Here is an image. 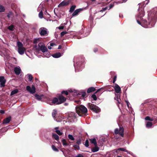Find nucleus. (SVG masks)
I'll list each match as a JSON object with an SVG mask.
<instances>
[{"mask_svg":"<svg viewBox=\"0 0 157 157\" xmlns=\"http://www.w3.org/2000/svg\"><path fill=\"white\" fill-rule=\"evenodd\" d=\"M75 109L76 113L79 116L83 117L86 116L87 109L84 105H81L76 106Z\"/></svg>","mask_w":157,"mask_h":157,"instance_id":"nucleus-1","label":"nucleus"},{"mask_svg":"<svg viewBox=\"0 0 157 157\" xmlns=\"http://www.w3.org/2000/svg\"><path fill=\"white\" fill-rule=\"evenodd\" d=\"M87 107L89 109L96 113H98L101 111L100 108L97 106L90 103L87 104Z\"/></svg>","mask_w":157,"mask_h":157,"instance_id":"nucleus-2","label":"nucleus"},{"mask_svg":"<svg viewBox=\"0 0 157 157\" xmlns=\"http://www.w3.org/2000/svg\"><path fill=\"white\" fill-rule=\"evenodd\" d=\"M17 45L18 48V52L21 55H23L25 51V49L23 47L22 44L20 41H18L17 43Z\"/></svg>","mask_w":157,"mask_h":157,"instance_id":"nucleus-3","label":"nucleus"},{"mask_svg":"<svg viewBox=\"0 0 157 157\" xmlns=\"http://www.w3.org/2000/svg\"><path fill=\"white\" fill-rule=\"evenodd\" d=\"M38 47L39 48H36V50L38 51L40 50L43 52L44 53L46 52H47L48 50L47 47L42 42H40L39 43Z\"/></svg>","mask_w":157,"mask_h":157,"instance_id":"nucleus-4","label":"nucleus"},{"mask_svg":"<svg viewBox=\"0 0 157 157\" xmlns=\"http://www.w3.org/2000/svg\"><path fill=\"white\" fill-rule=\"evenodd\" d=\"M26 90L32 94H34L36 92V88L34 85H32L31 88L29 86L26 87Z\"/></svg>","mask_w":157,"mask_h":157,"instance_id":"nucleus-5","label":"nucleus"},{"mask_svg":"<svg viewBox=\"0 0 157 157\" xmlns=\"http://www.w3.org/2000/svg\"><path fill=\"white\" fill-rule=\"evenodd\" d=\"M57 97L59 99V103L58 104H61L64 102H65L66 100V98L64 97L61 94H58L57 95Z\"/></svg>","mask_w":157,"mask_h":157,"instance_id":"nucleus-6","label":"nucleus"},{"mask_svg":"<svg viewBox=\"0 0 157 157\" xmlns=\"http://www.w3.org/2000/svg\"><path fill=\"white\" fill-rule=\"evenodd\" d=\"M82 140L81 139H79L77 140L76 143V144L73 145V147L74 148L75 150H78L80 149V147L79 145L81 144Z\"/></svg>","mask_w":157,"mask_h":157,"instance_id":"nucleus-7","label":"nucleus"},{"mask_svg":"<svg viewBox=\"0 0 157 157\" xmlns=\"http://www.w3.org/2000/svg\"><path fill=\"white\" fill-rule=\"evenodd\" d=\"M39 33L41 36H45L47 33L46 29L44 27H42L39 29Z\"/></svg>","mask_w":157,"mask_h":157,"instance_id":"nucleus-8","label":"nucleus"},{"mask_svg":"<svg viewBox=\"0 0 157 157\" xmlns=\"http://www.w3.org/2000/svg\"><path fill=\"white\" fill-rule=\"evenodd\" d=\"M6 80L4 76H0V87H3L5 86Z\"/></svg>","mask_w":157,"mask_h":157,"instance_id":"nucleus-9","label":"nucleus"},{"mask_svg":"<svg viewBox=\"0 0 157 157\" xmlns=\"http://www.w3.org/2000/svg\"><path fill=\"white\" fill-rule=\"evenodd\" d=\"M77 94L78 95H81L82 97L83 98H86L88 96V95L86 94V92L83 90L78 92Z\"/></svg>","mask_w":157,"mask_h":157,"instance_id":"nucleus-10","label":"nucleus"},{"mask_svg":"<svg viewBox=\"0 0 157 157\" xmlns=\"http://www.w3.org/2000/svg\"><path fill=\"white\" fill-rule=\"evenodd\" d=\"M114 89L116 93H119L121 92V88L117 84H115Z\"/></svg>","mask_w":157,"mask_h":157,"instance_id":"nucleus-11","label":"nucleus"},{"mask_svg":"<svg viewBox=\"0 0 157 157\" xmlns=\"http://www.w3.org/2000/svg\"><path fill=\"white\" fill-rule=\"evenodd\" d=\"M69 4L68 2H66L65 1H63L61 2L58 5V7H60L62 6H67Z\"/></svg>","mask_w":157,"mask_h":157,"instance_id":"nucleus-12","label":"nucleus"},{"mask_svg":"<svg viewBox=\"0 0 157 157\" xmlns=\"http://www.w3.org/2000/svg\"><path fill=\"white\" fill-rule=\"evenodd\" d=\"M11 119V117L10 116L6 117L3 120V124H6L8 123L10 121Z\"/></svg>","mask_w":157,"mask_h":157,"instance_id":"nucleus-13","label":"nucleus"},{"mask_svg":"<svg viewBox=\"0 0 157 157\" xmlns=\"http://www.w3.org/2000/svg\"><path fill=\"white\" fill-rule=\"evenodd\" d=\"M96 90L95 88L93 87H89L87 90V92L88 94L92 93Z\"/></svg>","mask_w":157,"mask_h":157,"instance_id":"nucleus-14","label":"nucleus"},{"mask_svg":"<svg viewBox=\"0 0 157 157\" xmlns=\"http://www.w3.org/2000/svg\"><path fill=\"white\" fill-rule=\"evenodd\" d=\"M21 69L17 67H15L14 68V71L16 75H19L21 72Z\"/></svg>","mask_w":157,"mask_h":157,"instance_id":"nucleus-15","label":"nucleus"},{"mask_svg":"<svg viewBox=\"0 0 157 157\" xmlns=\"http://www.w3.org/2000/svg\"><path fill=\"white\" fill-rule=\"evenodd\" d=\"M82 10V9H79L75 10L72 14V16L77 15L78 13Z\"/></svg>","mask_w":157,"mask_h":157,"instance_id":"nucleus-16","label":"nucleus"},{"mask_svg":"<svg viewBox=\"0 0 157 157\" xmlns=\"http://www.w3.org/2000/svg\"><path fill=\"white\" fill-rule=\"evenodd\" d=\"M52 137L57 141H58L59 140V136L56 134L55 133H52Z\"/></svg>","mask_w":157,"mask_h":157,"instance_id":"nucleus-17","label":"nucleus"},{"mask_svg":"<svg viewBox=\"0 0 157 157\" xmlns=\"http://www.w3.org/2000/svg\"><path fill=\"white\" fill-rule=\"evenodd\" d=\"M124 128L123 127H120L119 130V134L122 137H123L124 136Z\"/></svg>","mask_w":157,"mask_h":157,"instance_id":"nucleus-18","label":"nucleus"},{"mask_svg":"<svg viewBox=\"0 0 157 157\" xmlns=\"http://www.w3.org/2000/svg\"><path fill=\"white\" fill-rule=\"evenodd\" d=\"M59 99L58 98H54L52 100V102L53 104H56L57 105H58L59 104H58L59 103Z\"/></svg>","mask_w":157,"mask_h":157,"instance_id":"nucleus-19","label":"nucleus"},{"mask_svg":"<svg viewBox=\"0 0 157 157\" xmlns=\"http://www.w3.org/2000/svg\"><path fill=\"white\" fill-rule=\"evenodd\" d=\"M89 140L91 143L92 144H94L95 146L97 145V144L96 141V140L95 138H94L93 139H90Z\"/></svg>","mask_w":157,"mask_h":157,"instance_id":"nucleus-20","label":"nucleus"},{"mask_svg":"<svg viewBox=\"0 0 157 157\" xmlns=\"http://www.w3.org/2000/svg\"><path fill=\"white\" fill-rule=\"evenodd\" d=\"M27 76L28 78V79L29 81L30 82H33V77L32 75L30 74H28L27 75Z\"/></svg>","mask_w":157,"mask_h":157,"instance_id":"nucleus-21","label":"nucleus"},{"mask_svg":"<svg viewBox=\"0 0 157 157\" xmlns=\"http://www.w3.org/2000/svg\"><path fill=\"white\" fill-rule=\"evenodd\" d=\"M52 56L55 58H58L60 57L61 56V54L59 52L58 53H56L53 54Z\"/></svg>","mask_w":157,"mask_h":157,"instance_id":"nucleus-22","label":"nucleus"},{"mask_svg":"<svg viewBox=\"0 0 157 157\" xmlns=\"http://www.w3.org/2000/svg\"><path fill=\"white\" fill-rule=\"evenodd\" d=\"M99 150V147H98L97 145L95 146V147L92 149V151L93 152H96L98 151Z\"/></svg>","mask_w":157,"mask_h":157,"instance_id":"nucleus-23","label":"nucleus"},{"mask_svg":"<svg viewBox=\"0 0 157 157\" xmlns=\"http://www.w3.org/2000/svg\"><path fill=\"white\" fill-rule=\"evenodd\" d=\"M18 92V90L17 89H15L12 91L10 94V96H12L17 93Z\"/></svg>","mask_w":157,"mask_h":157,"instance_id":"nucleus-24","label":"nucleus"},{"mask_svg":"<svg viewBox=\"0 0 157 157\" xmlns=\"http://www.w3.org/2000/svg\"><path fill=\"white\" fill-rule=\"evenodd\" d=\"M76 6L75 5H73L70 8L69 12L71 13L73 12L75 10V8H76Z\"/></svg>","mask_w":157,"mask_h":157,"instance_id":"nucleus-25","label":"nucleus"},{"mask_svg":"<svg viewBox=\"0 0 157 157\" xmlns=\"http://www.w3.org/2000/svg\"><path fill=\"white\" fill-rule=\"evenodd\" d=\"M62 142L63 145L64 146H67L69 145V144L67 143L66 140L65 139H63L62 140Z\"/></svg>","mask_w":157,"mask_h":157,"instance_id":"nucleus-26","label":"nucleus"},{"mask_svg":"<svg viewBox=\"0 0 157 157\" xmlns=\"http://www.w3.org/2000/svg\"><path fill=\"white\" fill-rule=\"evenodd\" d=\"M43 95H39L37 94H35V97L36 99L38 100L39 101H40L41 99V97Z\"/></svg>","mask_w":157,"mask_h":157,"instance_id":"nucleus-27","label":"nucleus"},{"mask_svg":"<svg viewBox=\"0 0 157 157\" xmlns=\"http://www.w3.org/2000/svg\"><path fill=\"white\" fill-rule=\"evenodd\" d=\"M14 26L13 25H11L8 27V29L11 31H13L14 29Z\"/></svg>","mask_w":157,"mask_h":157,"instance_id":"nucleus-28","label":"nucleus"},{"mask_svg":"<svg viewBox=\"0 0 157 157\" xmlns=\"http://www.w3.org/2000/svg\"><path fill=\"white\" fill-rule=\"evenodd\" d=\"M5 10V9L4 7L0 4V13L4 12Z\"/></svg>","mask_w":157,"mask_h":157,"instance_id":"nucleus-29","label":"nucleus"},{"mask_svg":"<svg viewBox=\"0 0 157 157\" xmlns=\"http://www.w3.org/2000/svg\"><path fill=\"white\" fill-rule=\"evenodd\" d=\"M56 114H57L56 111L55 110H53V112L52 113V116L55 119L56 118Z\"/></svg>","mask_w":157,"mask_h":157,"instance_id":"nucleus-30","label":"nucleus"},{"mask_svg":"<svg viewBox=\"0 0 157 157\" xmlns=\"http://www.w3.org/2000/svg\"><path fill=\"white\" fill-rule=\"evenodd\" d=\"M52 149L55 151L56 152L59 151V150L54 145H52Z\"/></svg>","mask_w":157,"mask_h":157,"instance_id":"nucleus-31","label":"nucleus"},{"mask_svg":"<svg viewBox=\"0 0 157 157\" xmlns=\"http://www.w3.org/2000/svg\"><path fill=\"white\" fill-rule=\"evenodd\" d=\"M152 125V123L150 122H148L146 125V127L147 128L150 127Z\"/></svg>","mask_w":157,"mask_h":157,"instance_id":"nucleus-32","label":"nucleus"},{"mask_svg":"<svg viewBox=\"0 0 157 157\" xmlns=\"http://www.w3.org/2000/svg\"><path fill=\"white\" fill-rule=\"evenodd\" d=\"M117 150H118L119 151H125L126 152H127L128 151L126 150V149H124L123 148H120L117 149Z\"/></svg>","mask_w":157,"mask_h":157,"instance_id":"nucleus-33","label":"nucleus"},{"mask_svg":"<svg viewBox=\"0 0 157 157\" xmlns=\"http://www.w3.org/2000/svg\"><path fill=\"white\" fill-rule=\"evenodd\" d=\"M95 94H95L94 93V94L91 95V98H92L94 100V101H96L97 100V97L95 95Z\"/></svg>","mask_w":157,"mask_h":157,"instance_id":"nucleus-34","label":"nucleus"},{"mask_svg":"<svg viewBox=\"0 0 157 157\" xmlns=\"http://www.w3.org/2000/svg\"><path fill=\"white\" fill-rule=\"evenodd\" d=\"M68 138L71 140H74V138L72 135L70 134L69 135H68Z\"/></svg>","mask_w":157,"mask_h":157,"instance_id":"nucleus-35","label":"nucleus"},{"mask_svg":"<svg viewBox=\"0 0 157 157\" xmlns=\"http://www.w3.org/2000/svg\"><path fill=\"white\" fill-rule=\"evenodd\" d=\"M55 132L59 136L62 135L63 134V133L59 130H56Z\"/></svg>","mask_w":157,"mask_h":157,"instance_id":"nucleus-36","label":"nucleus"},{"mask_svg":"<svg viewBox=\"0 0 157 157\" xmlns=\"http://www.w3.org/2000/svg\"><path fill=\"white\" fill-rule=\"evenodd\" d=\"M43 12L41 11L39 14V17L40 18H42L43 17Z\"/></svg>","mask_w":157,"mask_h":157,"instance_id":"nucleus-37","label":"nucleus"},{"mask_svg":"<svg viewBox=\"0 0 157 157\" xmlns=\"http://www.w3.org/2000/svg\"><path fill=\"white\" fill-rule=\"evenodd\" d=\"M61 94H64L66 95H67L68 94V93L67 90H63L62 91Z\"/></svg>","mask_w":157,"mask_h":157,"instance_id":"nucleus-38","label":"nucleus"},{"mask_svg":"<svg viewBox=\"0 0 157 157\" xmlns=\"http://www.w3.org/2000/svg\"><path fill=\"white\" fill-rule=\"evenodd\" d=\"M89 141L88 140H86L85 142V145L86 147H88L89 146Z\"/></svg>","mask_w":157,"mask_h":157,"instance_id":"nucleus-39","label":"nucleus"},{"mask_svg":"<svg viewBox=\"0 0 157 157\" xmlns=\"http://www.w3.org/2000/svg\"><path fill=\"white\" fill-rule=\"evenodd\" d=\"M13 15V13L12 12H10L9 13H8L7 15V17L8 18H10Z\"/></svg>","mask_w":157,"mask_h":157,"instance_id":"nucleus-40","label":"nucleus"},{"mask_svg":"<svg viewBox=\"0 0 157 157\" xmlns=\"http://www.w3.org/2000/svg\"><path fill=\"white\" fill-rule=\"evenodd\" d=\"M67 33L66 31H63L61 33L60 35L61 37L63 36L65 34H67Z\"/></svg>","mask_w":157,"mask_h":157,"instance_id":"nucleus-41","label":"nucleus"},{"mask_svg":"<svg viewBox=\"0 0 157 157\" xmlns=\"http://www.w3.org/2000/svg\"><path fill=\"white\" fill-rule=\"evenodd\" d=\"M114 133L116 134H119V131L118 129L116 128L114 131Z\"/></svg>","mask_w":157,"mask_h":157,"instance_id":"nucleus-42","label":"nucleus"},{"mask_svg":"<svg viewBox=\"0 0 157 157\" xmlns=\"http://www.w3.org/2000/svg\"><path fill=\"white\" fill-rule=\"evenodd\" d=\"M39 41V39H35L33 41V43L34 44H36Z\"/></svg>","mask_w":157,"mask_h":157,"instance_id":"nucleus-43","label":"nucleus"},{"mask_svg":"<svg viewBox=\"0 0 157 157\" xmlns=\"http://www.w3.org/2000/svg\"><path fill=\"white\" fill-rule=\"evenodd\" d=\"M120 96L119 95L117 94L116 95V97H115L114 99L115 100L120 99Z\"/></svg>","mask_w":157,"mask_h":157,"instance_id":"nucleus-44","label":"nucleus"},{"mask_svg":"<svg viewBox=\"0 0 157 157\" xmlns=\"http://www.w3.org/2000/svg\"><path fill=\"white\" fill-rule=\"evenodd\" d=\"M117 77V75L114 76L113 78V83H114L115 82L116 80Z\"/></svg>","mask_w":157,"mask_h":157,"instance_id":"nucleus-45","label":"nucleus"},{"mask_svg":"<svg viewBox=\"0 0 157 157\" xmlns=\"http://www.w3.org/2000/svg\"><path fill=\"white\" fill-rule=\"evenodd\" d=\"M108 7L109 6L106 7H105L102 8V10H101L100 12H103V11H105L106 10H107Z\"/></svg>","mask_w":157,"mask_h":157,"instance_id":"nucleus-46","label":"nucleus"},{"mask_svg":"<svg viewBox=\"0 0 157 157\" xmlns=\"http://www.w3.org/2000/svg\"><path fill=\"white\" fill-rule=\"evenodd\" d=\"M75 157H84L83 156L80 154H78Z\"/></svg>","mask_w":157,"mask_h":157,"instance_id":"nucleus-47","label":"nucleus"},{"mask_svg":"<svg viewBox=\"0 0 157 157\" xmlns=\"http://www.w3.org/2000/svg\"><path fill=\"white\" fill-rule=\"evenodd\" d=\"M113 6H114L113 4H109V10L111 8H112Z\"/></svg>","mask_w":157,"mask_h":157,"instance_id":"nucleus-48","label":"nucleus"},{"mask_svg":"<svg viewBox=\"0 0 157 157\" xmlns=\"http://www.w3.org/2000/svg\"><path fill=\"white\" fill-rule=\"evenodd\" d=\"M103 90L102 88H100L98 89L96 92H95V94H97L98 92H99L100 91H101V90Z\"/></svg>","mask_w":157,"mask_h":157,"instance_id":"nucleus-49","label":"nucleus"},{"mask_svg":"<svg viewBox=\"0 0 157 157\" xmlns=\"http://www.w3.org/2000/svg\"><path fill=\"white\" fill-rule=\"evenodd\" d=\"M151 118L148 116H147L145 118V119L146 120H148L150 121Z\"/></svg>","mask_w":157,"mask_h":157,"instance_id":"nucleus-50","label":"nucleus"},{"mask_svg":"<svg viewBox=\"0 0 157 157\" xmlns=\"http://www.w3.org/2000/svg\"><path fill=\"white\" fill-rule=\"evenodd\" d=\"M93 51L94 52H96L98 51V49L97 48H94V49Z\"/></svg>","mask_w":157,"mask_h":157,"instance_id":"nucleus-51","label":"nucleus"},{"mask_svg":"<svg viewBox=\"0 0 157 157\" xmlns=\"http://www.w3.org/2000/svg\"><path fill=\"white\" fill-rule=\"evenodd\" d=\"M0 113L1 114H3L5 113V111L2 110H0Z\"/></svg>","mask_w":157,"mask_h":157,"instance_id":"nucleus-52","label":"nucleus"},{"mask_svg":"<svg viewBox=\"0 0 157 157\" xmlns=\"http://www.w3.org/2000/svg\"><path fill=\"white\" fill-rule=\"evenodd\" d=\"M123 2L122 0H121V1H118L117 2H115L116 3H123Z\"/></svg>","mask_w":157,"mask_h":157,"instance_id":"nucleus-53","label":"nucleus"},{"mask_svg":"<svg viewBox=\"0 0 157 157\" xmlns=\"http://www.w3.org/2000/svg\"><path fill=\"white\" fill-rule=\"evenodd\" d=\"M64 29L63 26H60L59 27V29Z\"/></svg>","mask_w":157,"mask_h":157,"instance_id":"nucleus-54","label":"nucleus"},{"mask_svg":"<svg viewBox=\"0 0 157 157\" xmlns=\"http://www.w3.org/2000/svg\"><path fill=\"white\" fill-rule=\"evenodd\" d=\"M117 101L118 103L119 104H120L121 103V102H120V101H121V99H117Z\"/></svg>","mask_w":157,"mask_h":157,"instance_id":"nucleus-55","label":"nucleus"},{"mask_svg":"<svg viewBox=\"0 0 157 157\" xmlns=\"http://www.w3.org/2000/svg\"><path fill=\"white\" fill-rule=\"evenodd\" d=\"M126 102L127 103V105L128 107H129V102L128 101H126Z\"/></svg>","mask_w":157,"mask_h":157,"instance_id":"nucleus-56","label":"nucleus"},{"mask_svg":"<svg viewBox=\"0 0 157 157\" xmlns=\"http://www.w3.org/2000/svg\"><path fill=\"white\" fill-rule=\"evenodd\" d=\"M144 22L145 23V24L147 25V21L146 20H144Z\"/></svg>","mask_w":157,"mask_h":157,"instance_id":"nucleus-57","label":"nucleus"},{"mask_svg":"<svg viewBox=\"0 0 157 157\" xmlns=\"http://www.w3.org/2000/svg\"><path fill=\"white\" fill-rule=\"evenodd\" d=\"M55 45V44L53 43H51L50 44V45L51 46H53Z\"/></svg>","mask_w":157,"mask_h":157,"instance_id":"nucleus-58","label":"nucleus"},{"mask_svg":"<svg viewBox=\"0 0 157 157\" xmlns=\"http://www.w3.org/2000/svg\"><path fill=\"white\" fill-rule=\"evenodd\" d=\"M59 129V127H56L54 129L56 130H58V129Z\"/></svg>","mask_w":157,"mask_h":157,"instance_id":"nucleus-59","label":"nucleus"},{"mask_svg":"<svg viewBox=\"0 0 157 157\" xmlns=\"http://www.w3.org/2000/svg\"><path fill=\"white\" fill-rule=\"evenodd\" d=\"M62 46L61 45H59L58 46V49H60L61 48Z\"/></svg>","mask_w":157,"mask_h":157,"instance_id":"nucleus-60","label":"nucleus"},{"mask_svg":"<svg viewBox=\"0 0 157 157\" xmlns=\"http://www.w3.org/2000/svg\"><path fill=\"white\" fill-rule=\"evenodd\" d=\"M137 22L139 24L141 25V22L139 20H137Z\"/></svg>","mask_w":157,"mask_h":157,"instance_id":"nucleus-61","label":"nucleus"},{"mask_svg":"<svg viewBox=\"0 0 157 157\" xmlns=\"http://www.w3.org/2000/svg\"><path fill=\"white\" fill-rule=\"evenodd\" d=\"M48 48L49 49H51L52 48L51 46H48Z\"/></svg>","mask_w":157,"mask_h":157,"instance_id":"nucleus-62","label":"nucleus"},{"mask_svg":"<svg viewBox=\"0 0 157 157\" xmlns=\"http://www.w3.org/2000/svg\"><path fill=\"white\" fill-rule=\"evenodd\" d=\"M124 2H126L127 0H122Z\"/></svg>","mask_w":157,"mask_h":157,"instance_id":"nucleus-63","label":"nucleus"},{"mask_svg":"<svg viewBox=\"0 0 157 157\" xmlns=\"http://www.w3.org/2000/svg\"><path fill=\"white\" fill-rule=\"evenodd\" d=\"M68 103H65L64 104V105H68Z\"/></svg>","mask_w":157,"mask_h":157,"instance_id":"nucleus-64","label":"nucleus"}]
</instances>
